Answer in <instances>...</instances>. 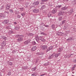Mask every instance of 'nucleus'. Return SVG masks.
I'll list each match as a JSON object with an SVG mask.
<instances>
[{"instance_id":"dca6fc26","label":"nucleus","mask_w":76,"mask_h":76,"mask_svg":"<svg viewBox=\"0 0 76 76\" xmlns=\"http://www.w3.org/2000/svg\"><path fill=\"white\" fill-rule=\"evenodd\" d=\"M16 38H20V37H23V36L22 35H17L15 36Z\"/></svg>"},{"instance_id":"cd10ccee","label":"nucleus","mask_w":76,"mask_h":76,"mask_svg":"<svg viewBox=\"0 0 76 76\" xmlns=\"http://www.w3.org/2000/svg\"><path fill=\"white\" fill-rule=\"evenodd\" d=\"M62 50H63V49L62 48H60L58 49V52H61V51H62Z\"/></svg>"},{"instance_id":"9b49d317","label":"nucleus","mask_w":76,"mask_h":76,"mask_svg":"<svg viewBox=\"0 0 76 76\" xmlns=\"http://www.w3.org/2000/svg\"><path fill=\"white\" fill-rule=\"evenodd\" d=\"M33 12L34 13H38L39 12V10L37 9H34L33 10Z\"/></svg>"},{"instance_id":"de8ad7c7","label":"nucleus","mask_w":76,"mask_h":76,"mask_svg":"<svg viewBox=\"0 0 76 76\" xmlns=\"http://www.w3.org/2000/svg\"><path fill=\"white\" fill-rule=\"evenodd\" d=\"M50 50L49 49V48H48L46 50V52H48V51H49Z\"/></svg>"},{"instance_id":"f257e3e1","label":"nucleus","mask_w":76,"mask_h":76,"mask_svg":"<svg viewBox=\"0 0 76 76\" xmlns=\"http://www.w3.org/2000/svg\"><path fill=\"white\" fill-rule=\"evenodd\" d=\"M35 39L37 42L39 43L41 41H42L43 42L45 41V39H44V38L41 37H39L37 35L35 36Z\"/></svg>"},{"instance_id":"7c9ffc66","label":"nucleus","mask_w":76,"mask_h":76,"mask_svg":"<svg viewBox=\"0 0 76 76\" xmlns=\"http://www.w3.org/2000/svg\"><path fill=\"white\" fill-rule=\"evenodd\" d=\"M10 28H11V26H8L6 27V29H10Z\"/></svg>"},{"instance_id":"338daca9","label":"nucleus","mask_w":76,"mask_h":76,"mask_svg":"<svg viewBox=\"0 0 76 76\" xmlns=\"http://www.w3.org/2000/svg\"><path fill=\"white\" fill-rule=\"evenodd\" d=\"M42 24H44V23H42Z\"/></svg>"},{"instance_id":"f03ea898","label":"nucleus","mask_w":76,"mask_h":76,"mask_svg":"<svg viewBox=\"0 0 76 76\" xmlns=\"http://www.w3.org/2000/svg\"><path fill=\"white\" fill-rule=\"evenodd\" d=\"M41 47L42 50H45L47 49L48 48V47L47 45H41Z\"/></svg>"},{"instance_id":"f3484780","label":"nucleus","mask_w":76,"mask_h":76,"mask_svg":"<svg viewBox=\"0 0 76 76\" xmlns=\"http://www.w3.org/2000/svg\"><path fill=\"white\" fill-rule=\"evenodd\" d=\"M73 12V9H71L70 11L68 12L69 13V14H72V13Z\"/></svg>"},{"instance_id":"c756f323","label":"nucleus","mask_w":76,"mask_h":76,"mask_svg":"<svg viewBox=\"0 0 76 76\" xmlns=\"http://www.w3.org/2000/svg\"><path fill=\"white\" fill-rule=\"evenodd\" d=\"M44 7H45V6L42 5V7L41 8V10H43V9H44Z\"/></svg>"},{"instance_id":"a18cd8bd","label":"nucleus","mask_w":76,"mask_h":76,"mask_svg":"<svg viewBox=\"0 0 76 76\" xmlns=\"http://www.w3.org/2000/svg\"><path fill=\"white\" fill-rule=\"evenodd\" d=\"M36 69H37V68L36 67H35L34 68H33L32 69L33 70H35Z\"/></svg>"},{"instance_id":"0eeeda50","label":"nucleus","mask_w":76,"mask_h":76,"mask_svg":"<svg viewBox=\"0 0 76 76\" xmlns=\"http://www.w3.org/2000/svg\"><path fill=\"white\" fill-rule=\"evenodd\" d=\"M0 17L2 18H4L6 17V15L5 14L1 13H0Z\"/></svg>"},{"instance_id":"a211bd4d","label":"nucleus","mask_w":76,"mask_h":76,"mask_svg":"<svg viewBox=\"0 0 76 76\" xmlns=\"http://www.w3.org/2000/svg\"><path fill=\"white\" fill-rule=\"evenodd\" d=\"M73 39L72 37H69V39H66L67 41H68V42H70V41H71Z\"/></svg>"},{"instance_id":"f8f14e48","label":"nucleus","mask_w":76,"mask_h":76,"mask_svg":"<svg viewBox=\"0 0 76 76\" xmlns=\"http://www.w3.org/2000/svg\"><path fill=\"white\" fill-rule=\"evenodd\" d=\"M9 22V20H5L3 22V23L6 25V24H7Z\"/></svg>"},{"instance_id":"aec40b11","label":"nucleus","mask_w":76,"mask_h":76,"mask_svg":"<svg viewBox=\"0 0 76 76\" xmlns=\"http://www.w3.org/2000/svg\"><path fill=\"white\" fill-rule=\"evenodd\" d=\"M53 55V54L52 55L48 57L49 59H51L53 57H54V56Z\"/></svg>"},{"instance_id":"37998d69","label":"nucleus","mask_w":76,"mask_h":76,"mask_svg":"<svg viewBox=\"0 0 76 76\" xmlns=\"http://www.w3.org/2000/svg\"><path fill=\"white\" fill-rule=\"evenodd\" d=\"M17 17L18 18H20L21 16L19 15H18L17 16Z\"/></svg>"},{"instance_id":"58836bf2","label":"nucleus","mask_w":76,"mask_h":76,"mask_svg":"<svg viewBox=\"0 0 76 76\" xmlns=\"http://www.w3.org/2000/svg\"><path fill=\"white\" fill-rule=\"evenodd\" d=\"M9 33H10V34H13V31H9Z\"/></svg>"},{"instance_id":"79ce46f5","label":"nucleus","mask_w":76,"mask_h":76,"mask_svg":"<svg viewBox=\"0 0 76 76\" xmlns=\"http://www.w3.org/2000/svg\"><path fill=\"white\" fill-rule=\"evenodd\" d=\"M2 38L4 39H5V40H6V37H4V36H3Z\"/></svg>"},{"instance_id":"c85d7f7f","label":"nucleus","mask_w":76,"mask_h":76,"mask_svg":"<svg viewBox=\"0 0 76 76\" xmlns=\"http://www.w3.org/2000/svg\"><path fill=\"white\" fill-rule=\"evenodd\" d=\"M21 15H22V16H23V17H24V16L25 15V13H21Z\"/></svg>"},{"instance_id":"ea45409f","label":"nucleus","mask_w":76,"mask_h":76,"mask_svg":"<svg viewBox=\"0 0 76 76\" xmlns=\"http://www.w3.org/2000/svg\"><path fill=\"white\" fill-rule=\"evenodd\" d=\"M47 1H48V0H42V2H45Z\"/></svg>"},{"instance_id":"3c124183","label":"nucleus","mask_w":76,"mask_h":76,"mask_svg":"<svg viewBox=\"0 0 76 76\" xmlns=\"http://www.w3.org/2000/svg\"><path fill=\"white\" fill-rule=\"evenodd\" d=\"M41 34H42V35H44L45 34L44 33V32H42V33H41Z\"/></svg>"},{"instance_id":"4468645a","label":"nucleus","mask_w":76,"mask_h":76,"mask_svg":"<svg viewBox=\"0 0 76 76\" xmlns=\"http://www.w3.org/2000/svg\"><path fill=\"white\" fill-rule=\"evenodd\" d=\"M56 12H57V10L56 9H54L52 11V13L53 14H55L56 13Z\"/></svg>"},{"instance_id":"09e8293b","label":"nucleus","mask_w":76,"mask_h":76,"mask_svg":"<svg viewBox=\"0 0 76 76\" xmlns=\"http://www.w3.org/2000/svg\"><path fill=\"white\" fill-rule=\"evenodd\" d=\"M14 24L15 25H16L17 24V23L16 22H13Z\"/></svg>"},{"instance_id":"1a4fd4ad","label":"nucleus","mask_w":76,"mask_h":76,"mask_svg":"<svg viewBox=\"0 0 76 76\" xmlns=\"http://www.w3.org/2000/svg\"><path fill=\"white\" fill-rule=\"evenodd\" d=\"M6 41H4L3 42H2L1 44V45L2 47H4V46L6 45Z\"/></svg>"},{"instance_id":"393cba45","label":"nucleus","mask_w":76,"mask_h":76,"mask_svg":"<svg viewBox=\"0 0 76 76\" xmlns=\"http://www.w3.org/2000/svg\"><path fill=\"white\" fill-rule=\"evenodd\" d=\"M51 27L52 28V29H54L55 28V25L54 24H52Z\"/></svg>"},{"instance_id":"4be33fe9","label":"nucleus","mask_w":76,"mask_h":76,"mask_svg":"<svg viewBox=\"0 0 76 76\" xmlns=\"http://www.w3.org/2000/svg\"><path fill=\"white\" fill-rule=\"evenodd\" d=\"M34 35V34L32 33H30L28 34V36H29V37H33Z\"/></svg>"},{"instance_id":"e433bc0d","label":"nucleus","mask_w":76,"mask_h":76,"mask_svg":"<svg viewBox=\"0 0 76 76\" xmlns=\"http://www.w3.org/2000/svg\"><path fill=\"white\" fill-rule=\"evenodd\" d=\"M51 14H50V13L49 12L48 15V17L50 18V17L51 16Z\"/></svg>"},{"instance_id":"2f4dec72","label":"nucleus","mask_w":76,"mask_h":76,"mask_svg":"<svg viewBox=\"0 0 76 76\" xmlns=\"http://www.w3.org/2000/svg\"><path fill=\"white\" fill-rule=\"evenodd\" d=\"M62 17L61 16H60L58 20H62Z\"/></svg>"},{"instance_id":"2eb2a0df","label":"nucleus","mask_w":76,"mask_h":76,"mask_svg":"<svg viewBox=\"0 0 76 76\" xmlns=\"http://www.w3.org/2000/svg\"><path fill=\"white\" fill-rule=\"evenodd\" d=\"M19 28H20L19 26L18 25H17L15 27V30H18L19 29Z\"/></svg>"},{"instance_id":"0e129e2a","label":"nucleus","mask_w":76,"mask_h":76,"mask_svg":"<svg viewBox=\"0 0 76 76\" xmlns=\"http://www.w3.org/2000/svg\"><path fill=\"white\" fill-rule=\"evenodd\" d=\"M0 76H1V75L0 74Z\"/></svg>"},{"instance_id":"7ed1b4c3","label":"nucleus","mask_w":76,"mask_h":76,"mask_svg":"<svg viewBox=\"0 0 76 76\" xmlns=\"http://www.w3.org/2000/svg\"><path fill=\"white\" fill-rule=\"evenodd\" d=\"M31 39H28L24 42V44L25 45H28V44L30 43V42H31Z\"/></svg>"},{"instance_id":"39448f33","label":"nucleus","mask_w":76,"mask_h":76,"mask_svg":"<svg viewBox=\"0 0 76 76\" xmlns=\"http://www.w3.org/2000/svg\"><path fill=\"white\" fill-rule=\"evenodd\" d=\"M64 12L62 11L59 12L58 14V16H62V15H63Z\"/></svg>"},{"instance_id":"5701e85b","label":"nucleus","mask_w":76,"mask_h":76,"mask_svg":"<svg viewBox=\"0 0 76 76\" xmlns=\"http://www.w3.org/2000/svg\"><path fill=\"white\" fill-rule=\"evenodd\" d=\"M57 35H59V36H61V32H58L56 33Z\"/></svg>"},{"instance_id":"6e6552de","label":"nucleus","mask_w":76,"mask_h":76,"mask_svg":"<svg viewBox=\"0 0 76 76\" xmlns=\"http://www.w3.org/2000/svg\"><path fill=\"white\" fill-rule=\"evenodd\" d=\"M17 41L18 42H21L23 41V38H22V37H20L18 39Z\"/></svg>"},{"instance_id":"e2e57ef3","label":"nucleus","mask_w":76,"mask_h":76,"mask_svg":"<svg viewBox=\"0 0 76 76\" xmlns=\"http://www.w3.org/2000/svg\"><path fill=\"white\" fill-rule=\"evenodd\" d=\"M45 24H44V25H43V26H45Z\"/></svg>"},{"instance_id":"603ef678","label":"nucleus","mask_w":76,"mask_h":76,"mask_svg":"<svg viewBox=\"0 0 76 76\" xmlns=\"http://www.w3.org/2000/svg\"><path fill=\"white\" fill-rule=\"evenodd\" d=\"M12 53H16V51H15V50H14L13 51Z\"/></svg>"},{"instance_id":"20e7f679","label":"nucleus","mask_w":76,"mask_h":76,"mask_svg":"<svg viewBox=\"0 0 76 76\" xmlns=\"http://www.w3.org/2000/svg\"><path fill=\"white\" fill-rule=\"evenodd\" d=\"M53 56H54V57H56V58H57V57H58V56H59L61 54V53H59L56 54L55 53H53Z\"/></svg>"},{"instance_id":"423d86ee","label":"nucleus","mask_w":76,"mask_h":76,"mask_svg":"<svg viewBox=\"0 0 76 76\" xmlns=\"http://www.w3.org/2000/svg\"><path fill=\"white\" fill-rule=\"evenodd\" d=\"M36 49H37V47H36V46H34L32 47L31 49V50L32 51H35Z\"/></svg>"},{"instance_id":"052dcab7","label":"nucleus","mask_w":76,"mask_h":76,"mask_svg":"<svg viewBox=\"0 0 76 76\" xmlns=\"http://www.w3.org/2000/svg\"><path fill=\"white\" fill-rule=\"evenodd\" d=\"M41 4H44V3H42V2H41Z\"/></svg>"},{"instance_id":"6ab92c4d","label":"nucleus","mask_w":76,"mask_h":76,"mask_svg":"<svg viewBox=\"0 0 76 76\" xmlns=\"http://www.w3.org/2000/svg\"><path fill=\"white\" fill-rule=\"evenodd\" d=\"M7 63L8 64H9V65H10V66H12V65H13V64L12 63V62L10 61H8L7 62Z\"/></svg>"},{"instance_id":"c03bdc74","label":"nucleus","mask_w":76,"mask_h":76,"mask_svg":"<svg viewBox=\"0 0 76 76\" xmlns=\"http://www.w3.org/2000/svg\"><path fill=\"white\" fill-rule=\"evenodd\" d=\"M9 10H10V12H11V13H13V10H12L10 9Z\"/></svg>"},{"instance_id":"9d476101","label":"nucleus","mask_w":76,"mask_h":76,"mask_svg":"<svg viewBox=\"0 0 76 76\" xmlns=\"http://www.w3.org/2000/svg\"><path fill=\"white\" fill-rule=\"evenodd\" d=\"M10 8V5H9V4H7L6 7V10H9Z\"/></svg>"},{"instance_id":"69168bd1","label":"nucleus","mask_w":76,"mask_h":76,"mask_svg":"<svg viewBox=\"0 0 76 76\" xmlns=\"http://www.w3.org/2000/svg\"><path fill=\"white\" fill-rule=\"evenodd\" d=\"M42 24H44V23H42Z\"/></svg>"},{"instance_id":"864d4df0","label":"nucleus","mask_w":76,"mask_h":76,"mask_svg":"<svg viewBox=\"0 0 76 76\" xmlns=\"http://www.w3.org/2000/svg\"><path fill=\"white\" fill-rule=\"evenodd\" d=\"M37 55H41V54L39 53H37Z\"/></svg>"},{"instance_id":"473e14b6","label":"nucleus","mask_w":76,"mask_h":76,"mask_svg":"<svg viewBox=\"0 0 76 76\" xmlns=\"http://www.w3.org/2000/svg\"><path fill=\"white\" fill-rule=\"evenodd\" d=\"M49 48L50 50H52L53 48V46H50L49 47Z\"/></svg>"},{"instance_id":"bf43d9fd","label":"nucleus","mask_w":76,"mask_h":76,"mask_svg":"<svg viewBox=\"0 0 76 76\" xmlns=\"http://www.w3.org/2000/svg\"><path fill=\"white\" fill-rule=\"evenodd\" d=\"M1 8H2V9H3V8H4V6H2L1 7Z\"/></svg>"},{"instance_id":"680f3d73","label":"nucleus","mask_w":76,"mask_h":76,"mask_svg":"<svg viewBox=\"0 0 76 76\" xmlns=\"http://www.w3.org/2000/svg\"><path fill=\"white\" fill-rule=\"evenodd\" d=\"M59 7H61V5L59 6Z\"/></svg>"},{"instance_id":"f704fd0d","label":"nucleus","mask_w":76,"mask_h":76,"mask_svg":"<svg viewBox=\"0 0 76 76\" xmlns=\"http://www.w3.org/2000/svg\"><path fill=\"white\" fill-rule=\"evenodd\" d=\"M19 9H20L21 11H23V10H24V8H23L22 7V8H19Z\"/></svg>"},{"instance_id":"ddd939ff","label":"nucleus","mask_w":76,"mask_h":76,"mask_svg":"<svg viewBox=\"0 0 76 76\" xmlns=\"http://www.w3.org/2000/svg\"><path fill=\"white\" fill-rule=\"evenodd\" d=\"M73 55V54H71L70 55H65L64 56L65 58H70L71 57V56Z\"/></svg>"},{"instance_id":"b1692460","label":"nucleus","mask_w":76,"mask_h":76,"mask_svg":"<svg viewBox=\"0 0 76 76\" xmlns=\"http://www.w3.org/2000/svg\"><path fill=\"white\" fill-rule=\"evenodd\" d=\"M37 72H35L32 74V76H37Z\"/></svg>"},{"instance_id":"4d7b16f0","label":"nucleus","mask_w":76,"mask_h":76,"mask_svg":"<svg viewBox=\"0 0 76 76\" xmlns=\"http://www.w3.org/2000/svg\"><path fill=\"white\" fill-rule=\"evenodd\" d=\"M45 66H48V64L46 63L45 64H44Z\"/></svg>"},{"instance_id":"c9c22d12","label":"nucleus","mask_w":76,"mask_h":76,"mask_svg":"<svg viewBox=\"0 0 76 76\" xmlns=\"http://www.w3.org/2000/svg\"><path fill=\"white\" fill-rule=\"evenodd\" d=\"M63 35H64V33L61 32V36H63Z\"/></svg>"},{"instance_id":"8fccbe9b","label":"nucleus","mask_w":76,"mask_h":76,"mask_svg":"<svg viewBox=\"0 0 76 76\" xmlns=\"http://www.w3.org/2000/svg\"><path fill=\"white\" fill-rule=\"evenodd\" d=\"M5 13H7V14H9V12L5 11Z\"/></svg>"},{"instance_id":"72a5a7b5","label":"nucleus","mask_w":76,"mask_h":76,"mask_svg":"<svg viewBox=\"0 0 76 76\" xmlns=\"http://www.w3.org/2000/svg\"><path fill=\"white\" fill-rule=\"evenodd\" d=\"M32 44L33 45H35L36 44V42H35V41H33L32 42Z\"/></svg>"},{"instance_id":"a878e982","label":"nucleus","mask_w":76,"mask_h":76,"mask_svg":"<svg viewBox=\"0 0 76 76\" xmlns=\"http://www.w3.org/2000/svg\"><path fill=\"white\" fill-rule=\"evenodd\" d=\"M23 69H28V66H23Z\"/></svg>"},{"instance_id":"bb28decb","label":"nucleus","mask_w":76,"mask_h":76,"mask_svg":"<svg viewBox=\"0 0 76 76\" xmlns=\"http://www.w3.org/2000/svg\"><path fill=\"white\" fill-rule=\"evenodd\" d=\"M66 7L61 8V10H66Z\"/></svg>"},{"instance_id":"5fc2aeb1","label":"nucleus","mask_w":76,"mask_h":76,"mask_svg":"<svg viewBox=\"0 0 76 76\" xmlns=\"http://www.w3.org/2000/svg\"><path fill=\"white\" fill-rule=\"evenodd\" d=\"M74 63H76V59L74 60L73 61Z\"/></svg>"},{"instance_id":"13d9d810","label":"nucleus","mask_w":76,"mask_h":76,"mask_svg":"<svg viewBox=\"0 0 76 76\" xmlns=\"http://www.w3.org/2000/svg\"><path fill=\"white\" fill-rule=\"evenodd\" d=\"M45 27H46V28H48V25H46V26H45Z\"/></svg>"},{"instance_id":"49530a36","label":"nucleus","mask_w":76,"mask_h":76,"mask_svg":"<svg viewBox=\"0 0 76 76\" xmlns=\"http://www.w3.org/2000/svg\"><path fill=\"white\" fill-rule=\"evenodd\" d=\"M65 22H66V20H64V21H62V24H64V23H65Z\"/></svg>"},{"instance_id":"4c0bfd02","label":"nucleus","mask_w":76,"mask_h":76,"mask_svg":"<svg viewBox=\"0 0 76 76\" xmlns=\"http://www.w3.org/2000/svg\"><path fill=\"white\" fill-rule=\"evenodd\" d=\"M75 67H76V65H74V66L72 67L73 70H74L75 69Z\"/></svg>"},{"instance_id":"a19ab883","label":"nucleus","mask_w":76,"mask_h":76,"mask_svg":"<svg viewBox=\"0 0 76 76\" xmlns=\"http://www.w3.org/2000/svg\"><path fill=\"white\" fill-rule=\"evenodd\" d=\"M8 75H9V76L11 75V72H9L8 73Z\"/></svg>"},{"instance_id":"412c9836","label":"nucleus","mask_w":76,"mask_h":76,"mask_svg":"<svg viewBox=\"0 0 76 76\" xmlns=\"http://www.w3.org/2000/svg\"><path fill=\"white\" fill-rule=\"evenodd\" d=\"M39 3V2L38 1H36L34 3V5H38Z\"/></svg>"},{"instance_id":"6e6d98bb","label":"nucleus","mask_w":76,"mask_h":76,"mask_svg":"<svg viewBox=\"0 0 76 76\" xmlns=\"http://www.w3.org/2000/svg\"><path fill=\"white\" fill-rule=\"evenodd\" d=\"M44 75H45V74H41L40 75V76H44Z\"/></svg>"}]
</instances>
